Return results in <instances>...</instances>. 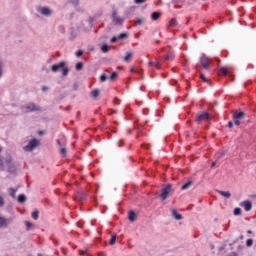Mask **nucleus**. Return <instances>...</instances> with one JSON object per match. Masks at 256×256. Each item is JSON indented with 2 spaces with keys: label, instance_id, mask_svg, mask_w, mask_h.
<instances>
[{
  "label": "nucleus",
  "instance_id": "f257e3e1",
  "mask_svg": "<svg viewBox=\"0 0 256 256\" xmlns=\"http://www.w3.org/2000/svg\"><path fill=\"white\" fill-rule=\"evenodd\" d=\"M175 193V188H173V184H167L162 188V191L159 195L161 201H166L168 197H171Z\"/></svg>",
  "mask_w": 256,
  "mask_h": 256
},
{
  "label": "nucleus",
  "instance_id": "f03ea898",
  "mask_svg": "<svg viewBox=\"0 0 256 256\" xmlns=\"http://www.w3.org/2000/svg\"><path fill=\"white\" fill-rule=\"evenodd\" d=\"M20 109L22 113H34V111H41V107L36 106L33 102H30L26 106H21Z\"/></svg>",
  "mask_w": 256,
  "mask_h": 256
},
{
  "label": "nucleus",
  "instance_id": "7ed1b4c3",
  "mask_svg": "<svg viewBox=\"0 0 256 256\" xmlns=\"http://www.w3.org/2000/svg\"><path fill=\"white\" fill-rule=\"evenodd\" d=\"M111 19L113 25H116L117 27H122L123 23H125V18L119 17L117 10H113Z\"/></svg>",
  "mask_w": 256,
  "mask_h": 256
},
{
  "label": "nucleus",
  "instance_id": "20e7f679",
  "mask_svg": "<svg viewBox=\"0 0 256 256\" xmlns=\"http://www.w3.org/2000/svg\"><path fill=\"white\" fill-rule=\"evenodd\" d=\"M246 113L243 112V111H235L234 114H233V121H234V125H236L237 127H239V125H241V121H243V119H245L246 117Z\"/></svg>",
  "mask_w": 256,
  "mask_h": 256
},
{
  "label": "nucleus",
  "instance_id": "39448f33",
  "mask_svg": "<svg viewBox=\"0 0 256 256\" xmlns=\"http://www.w3.org/2000/svg\"><path fill=\"white\" fill-rule=\"evenodd\" d=\"M40 141L37 139V138H33L32 140H30L28 142V145L24 146L23 149L26 151V152H31L33 151V149H37V147H39L40 145Z\"/></svg>",
  "mask_w": 256,
  "mask_h": 256
},
{
  "label": "nucleus",
  "instance_id": "423d86ee",
  "mask_svg": "<svg viewBox=\"0 0 256 256\" xmlns=\"http://www.w3.org/2000/svg\"><path fill=\"white\" fill-rule=\"evenodd\" d=\"M200 64L207 71L209 70V65H211V59L204 54L200 57Z\"/></svg>",
  "mask_w": 256,
  "mask_h": 256
},
{
  "label": "nucleus",
  "instance_id": "0eeeda50",
  "mask_svg": "<svg viewBox=\"0 0 256 256\" xmlns=\"http://www.w3.org/2000/svg\"><path fill=\"white\" fill-rule=\"evenodd\" d=\"M38 13H41V15H44L45 17H51L53 15V10L49 7H38L37 8Z\"/></svg>",
  "mask_w": 256,
  "mask_h": 256
},
{
  "label": "nucleus",
  "instance_id": "6e6552de",
  "mask_svg": "<svg viewBox=\"0 0 256 256\" xmlns=\"http://www.w3.org/2000/svg\"><path fill=\"white\" fill-rule=\"evenodd\" d=\"M209 120V113L208 112H203L201 114H198L196 117V123H203V121Z\"/></svg>",
  "mask_w": 256,
  "mask_h": 256
},
{
  "label": "nucleus",
  "instance_id": "1a4fd4ad",
  "mask_svg": "<svg viewBox=\"0 0 256 256\" xmlns=\"http://www.w3.org/2000/svg\"><path fill=\"white\" fill-rule=\"evenodd\" d=\"M65 66V61H61L58 64H54L51 66V71L53 73H57V71H61V69Z\"/></svg>",
  "mask_w": 256,
  "mask_h": 256
},
{
  "label": "nucleus",
  "instance_id": "9d476101",
  "mask_svg": "<svg viewBox=\"0 0 256 256\" xmlns=\"http://www.w3.org/2000/svg\"><path fill=\"white\" fill-rule=\"evenodd\" d=\"M240 207H243L245 211H251L253 209V204L249 200H245L240 203Z\"/></svg>",
  "mask_w": 256,
  "mask_h": 256
},
{
  "label": "nucleus",
  "instance_id": "9b49d317",
  "mask_svg": "<svg viewBox=\"0 0 256 256\" xmlns=\"http://www.w3.org/2000/svg\"><path fill=\"white\" fill-rule=\"evenodd\" d=\"M76 199H77L78 201H85V199H87V194H86V192L78 191V192L76 193Z\"/></svg>",
  "mask_w": 256,
  "mask_h": 256
},
{
  "label": "nucleus",
  "instance_id": "f8f14e48",
  "mask_svg": "<svg viewBox=\"0 0 256 256\" xmlns=\"http://www.w3.org/2000/svg\"><path fill=\"white\" fill-rule=\"evenodd\" d=\"M128 219H129V221H131V223L137 221V213H135V211L131 210L128 213Z\"/></svg>",
  "mask_w": 256,
  "mask_h": 256
},
{
  "label": "nucleus",
  "instance_id": "ddd939ff",
  "mask_svg": "<svg viewBox=\"0 0 256 256\" xmlns=\"http://www.w3.org/2000/svg\"><path fill=\"white\" fill-rule=\"evenodd\" d=\"M217 193H219V195H221L222 197H225L226 199H230L231 198V192L229 191H223V190H216Z\"/></svg>",
  "mask_w": 256,
  "mask_h": 256
},
{
  "label": "nucleus",
  "instance_id": "4468645a",
  "mask_svg": "<svg viewBox=\"0 0 256 256\" xmlns=\"http://www.w3.org/2000/svg\"><path fill=\"white\" fill-rule=\"evenodd\" d=\"M172 217H174L176 221H181V219H183V215L179 214L175 209L172 210Z\"/></svg>",
  "mask_w": 256,
  "mask_h": 256
},
{
  "label": "nucleus",
  "instance_id": "2eb2a0df",
  "mask_svg": "<svg viewBox=\"0 0 256 256\" xmlns=\"http://www.w3.org/2000/svg\"><path fill=\"white\" fill-rule=\"evenodd\" d=\"M131 59H133V53L132 52H126V55L123 58V61H125V63H130Z\"/></svg>",
  "mask_w": 256,
  "mask_h": 256
},
{
  "label": "nucleus",
  "instance_id": "dca6fc26",
  "mask_svg": "<svg viewBox=\"0 0 256 256\" xmlns=\"http://www.w3.org/2000/svg\"><path fill=\"white\" fill-rule=\"evenodd\" d=\"M90 95L93 99L97 100L99 99L100 91L99 89H94L90 92Z\"/></svg>",
  "mask_w": 256,
  "mask_h": 256
},
{
  "label": "nucleus",
  "instance_id": "f3484780",
  "mask_svg": "<svg viewBox=\"0 0 256 256\" xmlns=\"http://www.w3.org/2000/svg\"><path fill=\"white\" fill-rule=\"evenodd\" d=\"M191 185H193V181L189 180L184 185H182V187H181L182 191L189 189L191 187Z\"/></svg>",
  "mask_w": 256,
  "mask_h": 256
},
{
  "label": "nucleus",
  "instance_id": "a211bd4d",
  "mask_svg": "<svg viewBox=\"0 0 256 256\" xmlns=\"http://www.w3.org/2000/svg\"><path fill=\"white\" fill-rule=\"evenodd\" d=\"M8 166V173H15L17 171V168L14 166V164H7Z\"/></svg>",
  "mask_w": 256,
  "mask_h": 256
},
{
  "label": "nucleus",
  "instance_id": "6ab92c4d",
  "mask_svg": "<svg viewBox=\"0 0 256 256\" xmlns=\"http://www.w3.org/2000/svg\"><path fill=\"white\" fill-rule=\"evenodd\" d=\"M8 191H9L10 197H12L13 199H15V197H16L15 194L17 193V189H15V188H9Z\"/></svg>",
  "mask_w": 256,
  "mask_h": 256
},
{
  "label": "nucleus",
  "instance_id": "aec40b11",
  "mask_svg": "<svg viewBox=\"0 0 256 256\" xmlns=\"http://www.w3.org/2000/svg\"><path fill=\"white\" fill-rule=\"evenodd\" d=\"M25 201H27V196H25V194H20L18 196V203H25Z\"/></svg>",
  "mask_w": 256,
  "mask_h": 256
},
{
  "label": "nucleus",
  "instance_id": "412c9836",
  "mask_svg": "<svg viewBox=\"0 0 256 256\" xmlns=\"http://www.w3.org/2000/svg\"><path fill=\"white\" fill-rule=\"evenodd\" d=\"M159 17H161V14H159V12H153L151 14L152 21H157V19H159Z\"/></svg>",
  "mask_w": 256,
  "mask_h": 256
},
{
  "label": "nucleus",
  "instance_id": "4be33fe9",
  "mask_svg": "<svg viewBox=\"0 0 256 256\" xmlns=\"http://www.w3.org/2000/svg\"><path fill=\"white\" fill-rule=\"evenodd\" d=\"M175 59V54L173 52L165 56V61H173Z\"/></svg>",
  "mask_w": 256,
  "mask_h": 256
},
{
  "label": "nucleus",
  "instance_id": "5701e85b",
  "mask_svg": "<svg viewBox=\"0 0 256 256\" xmlns=\"http://www.w3.org/2000/svg\"><path fill=\"white\" fill-rule=\"evenodd\" d=\"M1 227H7V219L0 216V229Z\"/></svg>",
  "mask_w": 256,
  "mask_h": 256
},
{
  "label": "nucleus",
  "instance_id": "b1692460",
  "mask_svg": "<svg viewBox=\"0 0 256 256\" xmlns=\"http://www.w3.org/2000/svg\"><path fill=\"white\" fill-rule=\"evenodd\" d=\"M60 155H62V157H67V148L65 146L60 148Z\"/></svg>",
  "mask_w": 256,
  "mask_h": 256
},
{
  "label": "nucleus",
  "instance_id": "393cba45",
  "mask_svg": "<svg viewBox=\"0 0 256 256\" xmlns=\"http://www.w3.org/2000/svg\"><path fill=\"white\" fill-rule=\"evenodd\" d=\"M32 219H34V221H37V219H39V210H35L34 212H32Z\"/></svg>",
  "mask_w": 256,
  "mask_h": 256
},
{
  "label": "nucleus",
  "instance_id": "a878e982",
  "mask_svg": "<svg viewBox=\"0 0 256 256\" xmlns=\"http://www.w3.org/2000/svg\"><path fill=\"white\" fill-rule=\"evenodd\" d=\"M117 77H119V75L117 74V72H113L108 79H110V81H115V79H117Z\"/></svg>",
  "mask_w": 256,
  "mask_h": 256
},
{
  "label": "nucleus",
  "instance_id": "bb28decb",
  "mask_svg": "<svg viewBox=\"0 0 256 256\" xmlns=\"http://www.w3.org/2000/svg\"><path fill=\"white\" fill-rule=\"evenodd\" d=\"M176 25H177V19L172 18L169 22V27H176Z\"/></svg>",
  "mask_w": 256,
  "mask_h": 256
},
{
  "label": "nucleus",
  "instance_id": "cd10ccee",
  "mask_svg": "<svg viewBox=\"0 0 256 256\" xmlns=\"http://www.w3.org/2000/svg\"><path fill=\"white\" fill-rule=\"evenodd\" d=\"M101 51L102 53H109V46L107 44L102 45Z\"/></svg>",
  "mask_w": 256,
  "mask_h": 256
},
{
  "label": "nucleus",
  "instance_id": "c85d7f7f",
  "mask_svg": "<svg viewBox=\"0 0 256 256\" xmlns=\"http://www.w3.org/2000/svg\"><path fill=\"white\" fill-rule=\"evenodd\" d=\"M69 74V68H67V67H63L62 68V75L64 76V77H67V75Z\"/></svg>",
  "mask_w": 256,
  "mask_h": 256
},
{
  "label": "nucleus",
  "instance_id": "c756f323",
  "mask_svg": "<svg viewBox=\"0 0 256 256\" xmlns=\"http://www.w3.org/2000/svg\"><path fill=\"white\" fill-rule=\"evenodd\" d=\"M75 69H76V71H81V70L83 69V64H82V62L76 63Z\"/></svg>",
  "mask_w": 256,
  "mask_h": 256
},
{
  "label": "nucleus",
  "instance_id": "7c9ffc66",
  "mask_svg": "<svg viewBox=\"0 0 256 256\" xmlns=\"http://www.w3.org/2000/svg\"><path fill=\"white\" fill-rule=\"evenodd\" d=\"M12 161H13V158H11V155H8L5 159V164L10 165Z\"/></svg>",
  "mask_w": 256,
  "mask_h": 256
},
{
  "label": "nucleus",
  "instance_id": "2f4dec72",
  "mask_svg": "<svg viewBox=\"0 0 256 256\" xmlns=\"http://www.w3.org/2000/svg\"><path fill=\"white\" fill-rule=\"evenodd\" d=\"M145 23V18H138L136 20V25H143Z\"/></svg>",
  "mask_w": 256,
  "mask_h": 256
},
{
  "label": "nucleus",
  "instance_id": "473e14b6",
  "mask_svg": "<svg viewBox=\"0 0 256 256\" xmlns=\"http://www.w3.org/2000/svg\"><path fill=\"white\" fill-rule=\"evenodd\" d=\"M108 79H109V77H107V75H105V74L100 76L101 83H105V81H107Z\"/></svg>",
  "mask_w": 256,
  "mask_h": 256
},
{
  "label": "nucleus",
  "instance_id": "72a5a7b5",
  "mask_svg": "<svg viewBox=\"0 0 256 256\" xmlns=\"http://www.w3.org/2000/svg\"><path fill=\"white\" fill-rule=\"evenodd\" d=\"M127 37H129L127 33H121L118 35V39H127Z\"/></svg>",
  "mask_w": 256,
  "mask_h": 256
},
{
  "label": "nucleus",
  "instance_id": "f704fd0d",
  "mask_svg": "<svg viewBox=\"0 0 256 256\" xmlns=\"http://www.w3.org/2000/svg\"><path fill=\"white\" fill-rule=\"evenodd\" d=\"M117 241V236L113 235L110 239V245H115V242Z\"/></svg>",
  "mask_w": 256,
  "mask_h": 256
},
{
  "label": "nucleus",
  "instance_id": "c9c22d12",
  "mask_svg": "<svg viewBox=\"0 0 256 256\" xmlns=\"http://www.w3.org/2000/svg\"><path fill=\"white\" fill-rule=\"evenodd\" d=\"M25 226H26V231H29V229H31V227H33V224H31V222H29V221H26Z\"/></svg>",
  "mask_w": 256,
  "mask_h": 256
},
{
  "label": "nucleus",
  "instance_id": "e433bc0d",
  "mask_svg": "<svg viewBox=\"0 0 256 256\" xmlns=\"http://www.w3.org/2000/svg\"><path fill=\"white\" fill-rule=\"evenodd\" d=\"M253 245V239H248L247 241H246V246L247 247H251Z\"/></svg>",
  "mask_w": 256,
  "mask_h": 256
},
{
  "label": "nucleus",
  "instance_id": "4c0bfd02",
  "mask_svg": "<svg viewBox=\"0 0 256 256\" xmlns=\"http://www.w3.org/2000/svg\"><path fill=\"white\" fill-rule=\"evenodd\" d=\"M220 73H221L222 75H227V68H226V67H222V68L220 69Z\"/></svg>",
  "mask_w": 256,
  "mask_h": 256
},
{
  "label": "nucleus",
  "instance_id": "58836bf2",
  "mask_svg": "<svg viewBox=\"0 0 256 256\" xmlns=\"http://www.w3.org/2000/svg\"><path fill=\"white\" fill-rule=\"evenodd\" d=\"M3 77V62L0 61V79Z\"/></svg>",
  "mask_w": 256,
  "mask_h": 256
},
{
  "label": "nucleus",
  "instance_id": "ea45409f",
  "mask_svg": "<svg viewBox=\"0 0 256 256\" xmlns=\"http://www.w3.org/2000/svg\"><path fill=\"white\" fill-rule=\"evenodd\" d=\"M200 77L202 81H204V83H209V80L207 79V77H205V74H201Z\"/></svg>",
  "mask_w": 256,
  "mask_h": 256
},
{
  "label": "nucleus",
  "instance_id": "a19ab883",
  "mask_svg": "<svg viewBox=\"0 0 256 256\" xmlns=\"http://www.w3.org/2000/svg\"><path fill=\"white\" fill-rule=\"evenodd\" d=\"M234 215H241V208H235L234 209Z\"/></svg>",
  "mask_w": 256,
  "mask_h": 256
},
{
  "label": "nucleus",
  "instance_id": "79ce46f5",
  "mask_svg": "<svg viewBox=\"0 0 256 256\" xmlns=\"http://www.w3.org/2000/svg\"><path fill=\"white\" fill-rule=\"evenodd\" d=\"M56 143H57V145L60 147V149L62 148V147H65V143H61V140H56Z\"/></svg>",
  "mask_w": 256,
  "mask_h": 256
},
{
  "label": "nucleus",
  "instance_id": "37998d69",
  "mask_svg": "<svg viewBox=\"0 0 256 256\" xmlns=\"http://www.w3.org/2000/svg\"><path fill=\"white\" fill-rule=\"evenodd\" d=\"M145 1H147V0H134V3L136 5H141V3H145Z\"/></svg>",
  "mask_w": 256,
  "mask_h": 256
},
{
  "label": "nucleus",
  "instance_id": "c03bdc74",
  "mask_svg": "<svg viewBox=\"0 0 256 256\" xmlns=\"http://www.w3.org/2000/svg\"><path fill=\"white\" fill-rule=\"evenodd\" d=\"M5 205V199H3V196H0V207H3Z\"/></svg>",
  "mask_w": 256,
  "mask_h": 256
},
{
  "label": "nucleus",
  "instance_id": "a18cd8bd",
  "mask_svg": "<svg viewBox=\"0 0 256 256\" xmlns=\"http://www.w3.org/2000/svg\"><path fill=\"white\" fill-rule=\"evenodd\" d=\"M118 39H119L118 36H114V37L111 38L110 42L111 43H116Z\"/></svg>",
  "mask_w": 256,
  "mask_h": 256
},
{
  "label": "nucleus",
  "instance_id": "49530a36",
  "mask_svg": "<svg viewBox=\"0 0 256 256\" xmlns=\"http://www.w3.org/2000/svg\"><path fill=\"white\" fill-rule=\"evenodd\" d=\"M83 55V50L76 51V57H81Z\"/></svg>",
  "mask_w": 256,
  "mask_h": 256
},
{
  "label": "nucleus",
  "instance_id": "de8ad7c7",
  "mask_svg": "<svg viewBox=\"0 0 256 256\" xmlns=\"http://www.w3.org/2000/svg\"><path fill=\"white\" fill-rule=\"evenodd\" d=\"M3 165H4L3 160L0 159V169H1V171H4V170H5V168L3 167Z\"/></svg>",
  "mask_w": 256,
  "mask_h": 256
},
{
  "label": "nucleus",
  "instance_id": "09e8293b",
  "mask_svg": "<svg viewBox=\"0 0 256 256\" xmlns=\"http://www.w3.org/2000/svg\"><path fill=\"white\" fill-rule=\"evenodd\" d=\"M72 5H79V0H71Z\"/></svg>",
  "mask_w": 256,
  "mask_h": 256
},
{
  "label": "nucleus",
  "instance_id": "8fccbe9b",
  "mask_svg": "<svg viewBox=\"0 0 256 256\" xmlns=\"http://www.w3.org/2000/svg\"><path fill=\"white\" fill-rule=\"evenodd\" d=\"M228 127H229V129H233V122L232 121L228 122Z\"/></svg>",
  "mask_w": 256,
  "mask_h": 256
},
{
  "label": "nucleus",
  "instance_id": "3c124183",
  "mask_svg": "<svg viewBox=\"0 0 256 256\" xmlns=\"http://www.w3.org/2000/svg\"><path fill=\"white\" fill-rule=\"evenodd\" d=\"M223 155H225V152H222V153L218 154L217 159H221V157H223Z\"/></svg>",
  "mask_w": 256,
  "mask_h": 256
},
{
  "label": "nucleus",
  "instance_id": "603ef678",
  "mask_svg": "<svg viewBox=\"0 0 256 256\" xmlns=\"http://www.w3.org/2000/svg\"><path fill=\"white\" fill-rule=\"evenodd\" d=\"M49 90V87L47 86H42V91H48Z\"/></svg>",
  "mask_w": 256,
  "mask_h": 256
},
{
  "label": "nucleus",
  "instance_id": "864d4df0",
  "mask_svg": "<svg viewBox=\"0 0 256 256\" xmlns=\"http://www.w3.org/2000/svg\"><path fill=\"white\" fill-rule=\"evenodd\" d=\"M155 67H156V69H161V64L156 63V64H155Z\"/></svg>",
  "mask_w": 256,
  "mask_h": 256
},
{
  "label": "nucleus",
  "instance_id": "5fc2aeb1",
  "mask_svg": "<svg viewBox=\"0 0 256 256\" xmlns=\"http://www.w3.org/2000/svg\"><path fill=\"white\" fill-rule=\"evenodd\" d=\"M85 253H87V249H86V250H81V251H80V255H85Z\"/></svg>",
  "mask_w": 256,
  "mask_h": 256
},
{
  "label": "nucleus",
  "instance_id": "6e6d98bb",
  "mask_svg": "<svg viewBox=\"0 0 256 256\" xmlns=\"http://www.w3.org/2000/svg\"><path fill=\"white\" fill-rule=\"evenodd\" d=\"M217 165V162H212L211 167H215Z\"/></svg>",
  "mask_w": 256,
  "mask_h": 256
},
{
  "label": "nucleus",
  "instance_id": "4d7b16f0",
  "mask_svg": "<svg viewBox=\"0 0 256 256\" xmlns=\"http://www.w3.org/2000/svg\"><path fill=\"white\" fill-rule=\"evenodd\" d=\"M121 140L118 142V147H122Z\"/></svg>",
  "mask_w": 256,
  "mask_h": 256
},
{
  "label": "nucleus",
  "instance_id": "13d9d810",
  "mask_svg": "<svg viewBox=\"0 0 256 256\" xmlns=\"http://www.w3.org/2000/svg\"><path fill=\"white\" fill-rule=\"evenodd\" d=\"M247 233H248V235H251V233H253V231L248 230Z\"/></svg>",
  "mask_w": 256,
  "mask_h": 256
},
{
  "label": "nucleus",
  "instance_id": "bf43d9fd",
  "mask_svg": "<svg viewBox=\"0 0 256 256\" xmlns=\"http://www.w3.org/2000/svg\"><path fill=\"white\" fill-rule=\"evenodd\" d=\"M60 29H61V31H65V28H63L62 26H60Z\"/></svg>",
  "mask_w": 256,
  "mask_h": 256
},
{
  "label": "nucleus",
  "instance_id": "052dcab7",
  "mask_svg": "<svg viewBox=\"0 0 256 256\" xmlns=\"http://www.w3.org/2000/svg\"><path fill=\"white\" fill-rule=\"evenodd\" d=\"M130 71H131L132 73H133V72H135V68H131V70H130Z\"/></svg>",
  "mask_w": 256,
  "mask_h": 256
},
{
  "label": "nucleus",
  "instance_id": "680f3d73",
  "mask_svg": "<svg viewBox=\"0 0 256 256\" xmlns=\"http://www.w3.org/2000/svg\"><path fill=\"white\" fill-rule=\"evenodd\" d=\"M39 135H43V131H40V132H39Z\"/></svg>",
  "mask_w": 256,
  "mask_h": 256
},
{
  "label": "nucleus",
  "instance_id": "e2e57ef3",
  "mask_svg": "<svg viewBox=\"0 0 256 256\" xmlns=\"http://www.w3.org/2000/svg\"><path fill=\"white\" fill-rule=\"evenodd\" d=\"M240 239H244V236H243V235H240Z\"/></svg>",
  "mask_w": 256,
  "mask_h": 256
},
{
  "label": "nucleus",
  "instance_id": "0e129e2a",
  "mask_svg": "<svg viewBox=\"0 0 256 256\" xmlns=\"http://www.w3.org/2000/svg\"><path fill=\"white\" fill-rule=\"evenodd\" d=\"M37 256H43V254H41V253H38V254H37Z\"/></svg>",
  "mask_w": 256,
  "mask_h": 256
},
{
  "label": "nucleus",
  "instance_id": "69168bd1",
  "mask_svg": "<svg viewBox=\"0 0 256 256\" xmlns=\"http://www.w3.org/2000/svg\"><path fill=\"white\" fill-rule=\"evenodd\" d=\"M149 65H153V62L150 61V62H149Z\"/></svg>",
  "mask_w": 256,
  "mask_h": 256
},
{
  "label": "nucleus",
  "instance_id": "338daca9",
  "mask_svg": "<svg viewBox=\"0 0 256 256\" xmlns=\"http://www.w3.org/2000/svg\"><path fill=\"white\" fill-rule=\"evenodd\" d=\"M156 43H159V40H156Z\"/></svg>",
  "mask_w": 256,
  "mask_h": 256
},
{
  "label": "nucleus",
  "instance_id": "774afa93",
  "mask_svg": "<svg viewBox=\"0 0 256 256\" xmlns=\"http://www.w3.org/2000/svg\"><path fill=\"white\" fill-rule=\"evenodd\" d=\"M0 153H1V148H0Z\"/></svg>",
  "mask_w": 256,
  "mask_h": 256
}]
</instances>
